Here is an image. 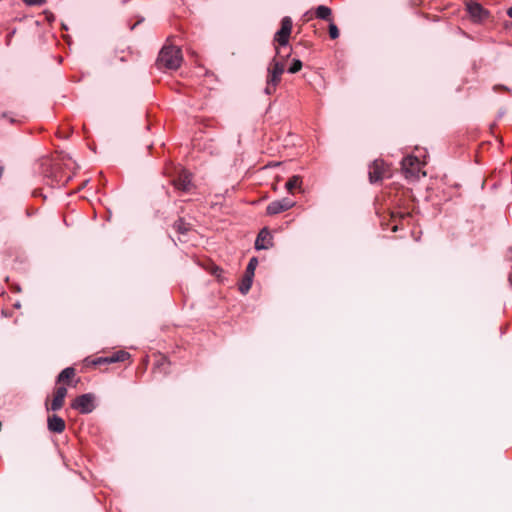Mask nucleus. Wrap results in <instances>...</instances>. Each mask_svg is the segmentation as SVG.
Segmentation results:
<instances>
[{
	"instance_id": "obj_1",
	"label": "nucleus",
	"mask_w": 512,
	"mask_h": 512,
	"mask_svg": "<svg viewBox=\"0 0 512 512\" xmlns=\"http://www.w3.org/2000/svg\"><path fill=\"white\" fill-rule=\"evenodd\" d=\"M182 53L177 46H164L159 52L157 66L159 69L176 70L182 63Z\"/></svg>"
},
{
	"instance_id": "obj_18",
	"label": "nucleus",
	"mask_w": 512,
	"mask_h": 512,
	"mask_svg": "<svg viewBox=\"0 0 512 512\" xmlns=\"http://www.w3.org/2000/svg\"><path fill=\"white\" fill-rule=\"evenodd\" d=\"M174 228L180 234H186L191 229V225L186 223L183 219H179L174 223Z\"/></svg>"
},
{
	"instance_id": "obj_4",
	"label": "nucleus",
	"mask_w": 512,
	"mask_h": 512,
	"mask_svg": "<svg viewBox=\"0 0 512 512\" xmlns=\"http://www.w3.org/2000/svg\"><path fill=\"white\" fill-rule=\"evenodd\" d=\"M95 397L91 393H86L78 396L71 404V407L82 414L91 413L94 408Z\"/></svg>"
},
{
	"instance_id": "obj_5",
	"label": "nucleus",
	"mask_w": 512,
	"mask_h": 512,
	"mask_svg": "<svg viewBox=\"0 0 512 512\" xmlns=\"http://www.w3.org/2000/svg\"><path fill=\"white\" fill-rule=\"evenodd\" d=\"M292 30V20L290 17L286 16L281 21V28L276 32L274 41L279 44L281 47H285L288 45L289 37Z\"/></svg>"
},
{
	"instance_id": "obj_14",
	"label": "nucleus",
	"mask_w": 512,
	"mask_h": 512,
	"mask_svg": "<svg viewBox=\"0 0 512 512\" xmlns=\"http://www.w3.org/2000/svg\"><path fill=\"white\" fill-rule=\"evenodd\" d=\"M315 14L318 19L331 22L332 10L329 7L320 5L316 8Z\"/></svg>"
},
{
	"instance_id": "obj_6",
	"label": "nucleus",
	"mask_w": 512,
	"mask_h": 512,
	"mask_svg": "<svg viewBox=\"0 0 512 512\" xmlns=\"http://www.w3.org/2000/svg\"><path fill=\"white\" fill-rule=\"evenodd\" d=\"M296 202L290 198H282L279 200H274L270 202L266 208V213L268 215H276L281 212L287 211L292 208Z\"/></svg>"
},
{
	"instance_id": "obj_12",
	"label": "nucleus",
	"mask_w": 512,
	"mask_h": 512,
	"mask_svg": "<svg viewBox=\"0 0 512 512\" xmlns=\"http://www.w3.org/2000/svg\"><path fill=\"white\" fill-rule=\"evenodd\" d=\"M130 357V354L126 351H117L109 357L100 358L97 363H116V362H124Z\"/></svg>"
},
{
	"instance_id": "obj_2",
	"label": "nucleus",
	"mask_w": 512,
	"mask_h": 512,
	"mask_svg": "<svg viewBox=\"0 0 512 512\" xmlns=\"http://www.w3.org/2000/svg\"><path fill=\"white\" fill-rule=\"evenodd\" d=\"M285 71V64L283 61H279L276 57L269 63L267 72V81L265 87V93L271 95L276 91L277 85L281 81V76Z\"/></svg>"
},
{
	"instance_id": "obj_10",
	"label": "nucleus",
	"mask_w": 512,
	"mask_h": 512,
	"mask_svg": "<svg viewBox=\"0 0 512 512\" xmlns=\"http://www.w3.org/2000/svg\"><path fill=\"white\" fill-rule=\"evenodd\" d=\"M67 395V389L64 386H60L56 389L54 397L52 399L50 408L52 411H58L64 404V399Z\"/></svg>"
},
{
	"instance_id": "obj_9",
	"label": "nucleus",
	"mask_w": 512,
	"mask_h": 512,
	"mask_svg": "<svg viewBox=\"0 0 512 512\" xmlns=\"http://www.w3.org/2000/svg\"><path fill=\"white\" fill-rule=\"evenodd\" d=\"M271 240L272 236L270 232L264 228L259 232L255 240V248L257 250L268 249L270 246H272Z\"/></svg>"
},
{
	"instance_id": "obj_13",
	"label": "nucleus",
	"mask_w": 512,
	"mask_h": 512,
	"mask_svg": "<svg viewBox=\"0 0 512 512\" xmlns=\"http://www.w3.org/2000/svg\"><path fill=\"white\" fill-rule=\"evenodd\" d=\"M467 10L471 17L476 20H481L487 14V12L483 9V7L475 2L467 3Z\"/></svg>"
},
{
	"instance_id": "obj_8",
	"label": "nucleus",
	"mask_w": 512,
	"mask_h": 512,
	"mask_svg": "<svg viewBox=\"0 0 512 512\" xmlns=\"http://www.w3.org/2000/svg\"><path fill=\"white\" fill-rule=\"evenodd\" d=\"M173 184L176 189L188 192L192 188V176L186 170H181L178 177L173 181Z\"/></svg>"
},
{
	"instance_id": "obj_11",
	"label": "nucleus",
	"mask_w": 512,
	"mask_h": 512,
	"mask_svg": "<svg viewBox=\"0 0 512 512\" xmlns=\"http://www.w3.org/2000/svg\"><path fill=\"white\" fill-rule=\"evenodd\" d=\"M48 429L54 433H61L65 429V422L61 417L52 415L48 417Z\"/></svg>"
},
{
	"instance_id": "obj_22",
	"label": "nucleus",
	"mask_w": 512,
	"mask_h": 512,
	"mask_svg": "<svg viewBox=\"0 0 512 512\" xmlns=\"http://www.w3.org/2000/svg\"><path fill=\"white\" fill-rule=\"evenodd\" d=\"M27 5L36 6L44 3L45 0H23Z\"/></svg>"
},
{
	"instance_id": "obj_25",
	"label": "nucleus",
	"mask_w": 512,
	"mask_h": 512,
	"mask_svg": "<svg viewBox=\"0 0 512 512\" xmlns=\"http://www.w3.org/2000/svg\"><path fill=\"white\" fill-rule=\"evenodd\" d=\"M290 56V53H287L285 56H283V60H285L286 58H288Z\"/></svg>"
},
{
	"instance_id": "obj_16",
	"label": "nucleus",
	"mask_w": 512,
	"mask_h": 512,
	"mask_svg": "<svg viewBox=\"0 0 512 512\" xmlns=\"http://www.w3.org/2000/svg\"><path fill=\"white\" fill-rule=\"evenodd\" d=\"M75 375V369L73 367H67L61 371V373L57 377V382H64L66 380L71 379Z\"/></svg>"
},
{
	"instance_id": "obj_19",
	"label": "nucleus",
	"mask_w": 512,
	"mask_h": 512,
	"mask_svg": "<svg viewBox=\"0 0 512 512\" xmlns=\"http://www.w3.org/2000/svg\"><path fill=\"white\" fill-rule=\"evenodd\" d=\"M258 265V259L256 257H252L250 260H249V263L247 265V268H246V271H245V274L247 276H251V277H254V273H255V269Z\"/></svg>"
},
{
	"instance_id": "obj_24",
	"label": "nucleus",
	"mask_w": 512,
	"mask_h": 512,
	"mask_svg": "<svg viewBox=\"0 0 512 512\" xmlns=\"http://www.w3.org/2000/svg\"><path fill=\"white\" fill-rule=\"evenodd\" d=\"M280 53H281V52H280V49H279V48H276V57H277V56H280Z\"/></svg>"
},
{
	"instance_id": "obj_21",
	"label": "nucleus",
	"mask_w": 512,
	"mask_h": 512,
	"mask_svg": "<svg viewBox=\"0 0 512 512\" xmlns=\"http://www.w3.org/2000/svg\"><path fill=\"white\" fill-rule=\"evenodd\" d=\"M329 35L332 39H336L339 37V30L333 22H330L329 24Z\"/></svg>"
},
{
	"instance_id": "obj_23",
	"label": "nucleus",
	"mask_w": 512,
	"mask_h": 512,
	"mask_svg": "<svg viewBox=\"0 0 512 512\" xmlns=\"http://www.w3.org/2000/svg\"><path fill=\"white\" fill-rule=\"evenodd\" d=\"M507 14L512 18V6L508 9Z\"/></svg>"
},
{
	"instance_id": "obj_7",
	"label": "nucleus",
	"mask_w": 512,
	"mask_h": 512,
	"mask_svg": "<svg viewBox=\"0 0 512 512\" xmlns=\"http://www.w3.org/2000/svg\"><path fill=\"white\" fill-rule=\"evenodd\" d=\"M385 177H389V172L385 163L381 160H375L369 168L370 182L376 183Z\"/></svg>"
},
{
	"instance_id": "obj_3",
	"label": "nucleus",
	"mask_w": 512,
	"mask_h": 512,
	"mask_svg": "<svg viewBox=\"0 0 512 512\" xmlns=\"http://www.w3.org/2000/svg\"><path fill=\"white\" fill-rule=\"evenodd\" d=\"M421 162L417 157L407 156L401 161L402 172L407 179L419 178Z\"/></svg>"
},
{
	"instance_id": "obj_20",
	"label": "nucleus",
	"mask_w": 512,
	"mask_h": 512,
	"mask_svg": "<svg viewBox=\"0 0 512 512\" xmlns=\"http://www.w3.org/2000/svg\"><path fill=\"white\" fill-rule=\"evenodd\" d=\"M302 62L299 59H294L291 66L288 69V72L291 74L297 73L302 68Z\"/></svg>"
},
{
	"instance_id": "obj_17",
	"label": "nucleus",
	"mask_w": 512,
	"mask_h": 512,
	"mask_svg": "<svg viewBox=\"0 0 512 512\" xmlns=\"http://www.w3.org/2000/svg\"><path fill=\"white\" fill-rule=\"evenodd\" d=\"M301 183V177L298 175H294L286 182L285 187L289 192H292L294 188H299L301 186Z\"/></svg>"
},
{
	"instance_id": "obj_15",
	"label": "nucleus",
	"mask_w": 512,
	"mask_h": 512,
	"mask_svg": "<svg viewBox=\"0 0 512 512\" xmlns=\"http://www.w3.org/2000/svg\"><path fill=\"white\" fill-rule=\"evenodd\" d=\"M252 282H253V277L247 276L246 274H244V276L239 284V291L244 295L247 294L252 286Z\"/></svg>"
}]
</instances>
